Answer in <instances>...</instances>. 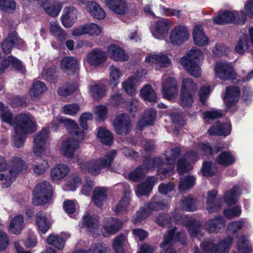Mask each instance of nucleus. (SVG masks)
<instances>
[{
    "instance_id": "f257e3e1",
    "label": "nucleus",
    "mask_w": 253,
    "mask_h": 253,
    "mask_svg": "<svg viewBox=\"0 0 253 253\" xmlns=\"http://www.w3.org/2000/svg\"><path fill=\"white\" fill-rule=\"evenodd\" d=\"M181 152L180 147L171 146L170 149L167 150L165 153L159 157L145 158L141 166H138L128 174L129 179L134 182L140 181L146 175L148 170L157 169L158 174H165L160 176L164 179L168 175L173 173L176 159L179 156Z\"/></svg>"
},
{
    "instance_id": "f03ea898",
    "label": "nucleus",
    "mask_w": 253,
    "mask_h": 253,
    "mask_svg": "<svg viewBox=\"0 0 253 253\" xmlns=\"http://www.w3.org/2000/svg\"><path fill=\"white\" fill-rule=\"evenodd\" d=\"M0 117L3 122L13 126V134L11 139L13 146L17 148L24 145L28 134L37 130L36 122L30 114H20L14 118L8 107L0 102Z\"/></svg>"
},
{
    "instance_id": "7ed1b4c3",
    "label": "nucleus",
    "mask_w": 253,
    "mask_h": 253,
    "mask_svg": "<svg viewBox=\"0 0 253 253\" xmlns=\"http://www.w3.org/2000/svg\"><path fill=\"white\" fill-rule=\"evenodd\" d=\"M64 123L69 132L76 137V139L73 138H69L64 140L61 144L60 149L61 154L68 159L73 163L77 162V158L80 159L78 155L75 154V150L79 148V143L82 141L86 136L84 131L81 130L78 124L71 119H63L61 117L57 118L51 123L50 129L55 130L58 127V124L56 122Z\"/></svg>"
},
{
    "instance_id": "20e7f679",
    "label": "nucleus",
    "mask_w": 253,
    "mask_h": 253,
    "mask_svg": "<svg viewBox=\"0 0 253 253\" xmlns=\"http://www.w3.org/2000/svg\"><path fill=\"white\" fill-rule=\"evenodd\" d=\"M27 169V165L21 158L14 156L7 162L4 157L0 155V181L4 187H8L21 172Z\"/></svg>"
},
{
    "instance_id": "39448f33",
    "label": "nucleus",
    "mask_w": 253,
    "mask_h": 253,
    "mask_svg": "<svg viewBox=\"0 0 253 253\" xmlns=\"http://www.w3.org/2000/svg\"><path fill=\"white\" fill-rule=\"evenodd\" d=\"M172 216L173 221L177 224H182L187 228L191 237L197 238L199 240L203 239L201 247L204 251H206L204 238L205 229L202 227L200 222L192 217L178 214L176 210L172 213Z\"/></svg>"
},
{
    "instance_id": "423d86ee",
    "label": "nucleus",
    "mask_w": 253,
    "mask_h": 253,
    "mask_svg": "<svg viewBox=\"0 0 253 253\" xmlns=\"http://www.w3.org/2000/svg\"><path fill=\"white\" fill-rule=\"evenodd\" d=\"M117 154L115 150L108 152L104 157L88 162H82L77 158V162L83 172H88L92 175H98L103 168H109Z\"/></svg>"
},
{
    "instance_id": "0eeeda50",
    "label": "nucleus",
    "mask_w": 253,
    "mask_h": 253,
    "mask_svg": "<svg viewBox=\"0 0 253 253\" xmlns=\"http://www.w3.org/2000/svg\"><path fill=\"white\" fill-rule=\"evenodd\" d=\"M170 201V199L166 200L159 196H154L150 203L136 212L131 219L132 222L137 224L149 216L152 211L165 209L169 206Z\"/></svg>"
},
{
    "instance_id": "6e6552de",
    "label": "nucleus",
    "mask_w": 253,
    "mask_h": 253,
    "mask_svg": "<svg viewBox=\"0 0 253 253\" xmlns=\"http://www.w3.org/2000/svg\"><path fill=\"white\" fill-rule=\"evenodd\" d=\"M204 55L198 48L191 49L186 56L180 59V64L189 74L195 77L201 75V69L200 67L201 59H203Z\"/></svg>"
},
{
    "instance_id": "1a4fd4ad",
    "label": "nucleus",
    "mask_w": 253,
    "mask_h": 253,
    "mask_svg": "<svg viewBox=\"0 0 253 253\" xmlns=\"http://www.w3.org/2000/svg\"><path fill=\"white\" fill-rule=\"evenodd\" d=\"M247 13L244 10L230 11L224 10L219 11L213 17L214 22L218 25L234 24L243 25L247 21Z\"/></svg>"
},
{
    "instance_id": "9d476101",
    "label": "nucleus",
    "mask_w": 253,
    "mask_h": 253,
    "mask_svg": "<svg viewBox=\"0 0 253 253\" xmlns=\"http://www.w3.org/2000/svg\"><path fill=\"white\" fill-rule=\"evenodd\" d=\"M243 225L244 222L241 221H232L228 225L227 230L238 238L236 246L238 252L240 253H250L252 252V248L246 236L239 237L238 235V230L243 228Z\"/></svg>"
},
{
    "instance_id": "9b49d317",
    "label": "nucleus",
    "mask_w": 253,
    "mask_h": 253,
    "mask_svg": "<svg viewBox=\"0 0 253 253\" xmlns=\"http://www.w3.org/2000/svg\"><path fill=\"white\" fill-rule=\"evenodd\" d=\"M176 228H173L168 231L164 237V240L160 245V247L163 249L162 253H176L172 246L178 240L182 244L185 243L186 239L185 233L183 232H176Z\"/></svg>"
},
{
    "instance_id": "f8f14e48",
    "label": "nucleus",
    "mask_w": 253,
    "mask_h": 253,
    "mask_svg": "<svg viewBox=\"0 0 253 253\" xmlns=\"http://www.w3.org/2000/svg\"><path fill=\"white\" fill-rule=\"evenodd\" d=\"M52 194V187L48 182L43 181L37 184L33 191V203L39 206L48 203Z\"/></svg>"
},
{
    "instance_id": "ddd939ff",
    "label": "nucleus",
    "mask_w": 253,
    "mask_h": 253,
    "mask_svg": "<svg viewBox=\"0 0 253 253\" xmlns=\"http://www.w3.org/2000/svg\"><path fill=\"white\" fill-rule=\"evenodd\" d=\"M214 72L215 76L224 81H233L237 76L234 67L228 62H216L214 66Z\"/></svg>"
},
{
    "instance_id": "4468645a",
    "label": "nucleus",
    "mask_w": 253,
    "mask_h": 253,
    "mask_svg": "<svg viewBox=\"0 0 253 253\" xmlns=\"http://www.w3.org/2000/svg\"><path fill=\"white\" fill-rule=\"evenodd\" d=\"M118 186L123 189L124 196L113 208V211L117 214H125L127 212L128 208L130 204L131 197L130 194L131 191L129 186L127 183H121L119 184Z\"/></svg>"
},
{
    "instance_id": "2eb2a0df",
    "label": "nucleus",
    "mask_w": 253,
    "mask_h": 253,
    "mask_svg": "<svg viewBox=\"0 0 253 253\" xmlns=\"http://www.w3.org/2000/svg\"><path fill=\"white\" fill-rule=\"evenodd\" d=\"M198 159L199 155L196 151L187 152L177 163V169L179 175H182L191 169H192V164Z\"/></svg>"
},
{
    "instance_id": "dca6fc26",
    "label": "nucleus",
    "mask_w": 253,
    "mask_h": 253,
    "mask_svg": "<svg viewBox=\"0 0 253 253\" xmlns=\"http://www.w3.org/2000/svg\"><path fill=\"white\" fill-rule=\"evenodd\" d=\"M189 32L187 27L183 25H178L173 28L170 33V42L175 45H180L188 41Z\"/></svg>"
},
{
    "instance_id": "f3484780",
    "label": "nucleus",
    "mask_w": 253,
    "mask_h": 253,
    "mask_svg": "<svg viewBox=\"0 0 253 253\" xmlns=\"http://www.w3.org/2000/svg\"><path fill=\"white\" fill-rule=\"evenodd\" d=\"M241 90L238 86H227L222 97L223 101L227 108H230L235 105L238 102Z\"/></svg>"
},
{
    "instance_id": "a211bd4d",
    "label": "nucleus",
    "mask_w": 253,
    "mask_h": 253,
    "mask_svg": "<svg viewBox=\"0 0 253 253\" xmlns=\"http://www.w3.org/2000/svg\"><path fill=\"white\" fill-rule=\"evenodd\" d=\"M162 90L166 99L170 100L175 98L178 93V85L176 80L173 78L164 76Z\"/></svg>"
},
{
    "instance_id": "6ab92c4d",
    "label": "nucleus",
    "mask_w": 253,
    "mask_h": 253,
    "mask_svg": "<svg viewBox=\"0 0 253 253\" xmlns=\"http://www.w3.org/2000/svg\"><path fill=\"white\" fill-rule=\"evenodd\" d=\"M48 138V130L43 128L34 137L33 151L37 157H40L45 151V146Z\"/></svg>"
},
{
    "instance_id": "aec40b11",
    "label": "nucleus",
    "mask_w": 253,
    "mask_h": 253,
    "mask_svg": "<svg viewBox=\"0 0 253 253\" xmlns=\"http://www.w3.org/2000/svg\"><path fill=\"white\" fill-rule=\"evenodd\" d=\"M113 126L117 134L126 135L131 129L129 117L124 114L117 116L114 121Z\"/></svg>"
},
{
    "instance_id": "412c9836",
    "label": "nucleus",
    "mask_w": 253,
    "mask_h": 253,
    "mask_svg": "<svg viewBox=\"0 0 253 253\" xmlns=\"http://www.w3.org/2000/svg\"><path fill=\"white\" fill-rule=\"evenodd\" d=\"M98 217L96 215L86 212L82 218V227H86L87 231L94 237L98 235Z\"/></svg>"
},
{
    "instance_id": "4be33fe9",
    "label": "nucleus",
    "mask_w": 253,
    "mask_h": 253,
    "mask_svg": "<svg viewBox=\"0 0 253 253\" xmlns=\"http://www.w3.org/2000/svg\"><path fill=\"white\" fill-rule=\"evenodd\" d=\"M171 25V22L168 19L163 18L158 21L154 29L151 30L153 36L157 39H163L167 35Z\"/></svg>"
},
{
    "instance_id": "5701e85b",
    "label": "nucleus",
    "mask_w": 253,
    "mask_h": 253,
    "mask_svg": "<svg viewBox=\"0 0 253 253\" xmlns=\"http://www.w3.org/2000/svg\"><path fill=\"white\" fill-rule=\"evenodd\" d=\"M231 125L229 123H221L217 121L208 129V133L211 136H227L231 133Z\"/></svg>"
},
{
    "instance_id": "b1692460",
    "label": "nucleus",
    "mask_w": 253,
    "mask_h": 253,
    "mask_svg": "<svg viewBox=\"0 0 253 253\" xmlns=\"http://www.w3.org/2000/svg\"><path fill=\"white\" fill-rule=\"evenodd\" d=\"M157 182L158 179L155 176L147 177L144 182L136 186L135 189L136 196L138 197L148 196Z\"/></svg>"
},
{
    "instance_id": "393cba45",
    "label": "nucleus",
    "mask_w": 253,
    "mask_h": 253,
    "mask_svg": "<svg viewBox=\"0 0 253 253\" xmlns=\"http://www.w3.org/2000/svg\"><path fill=\"white\" fill-rule=\"evenodd\" d=\"M156 117L157 113L155 110L152 108L146 110L137 124V129L142 130L144 127L153 125L154 124Z\"/></svg>"
},
{
    "instance_id": "a878e982",
    "label": "nucleus",
    "mask_w": 253,
    "mask_h": 253,
    "mask_svg": "<svg viewBox=\"0 0 253 253\" xmlns=\"http://www.w3.org/2000/svg\"><path fill=\"white\" fill-rule=\"evenodd\" d=\"M41 6L45 13L51 17L57 16L63 6L62 3L58 0H45Z\"/></svg>"
},
{
    "instance_id": "bb28decb",
    "label": "nucleus",
    "mask_w": 253,
    "mask_h": 253,
    "mask_svg": "<svg viewBox=\"0 0 253 253\" xmlns=\"http://www.w3.org/2000/svg\"><path fill=\"white\" fill-rule=\"evenodd\" d=\"M217 195L216 190L208 191L207 196V211L210 213L218 212L221 207V202L216 197Z\"/></svg>"
},
{
    "instance_id": "cd10ccee",
    "label": "nucleus",
    "mask_w": 253,
    "mask_h": 253,
    "mask_svg": "<svg viewBox=\"0 0 253 253\" xmlns=\"http://www.w3.org/2000/svg\"><path fill=\"white\" fill-rule=\"evenodd\" d=\"M61 70L68 75L74 74L79 68L77 59L72 56H66L62 58L60 63Z\"/></svg>"
},
{
    "instance_id": "c85d7f7f",
    "label": "nucleus",
    "mask_w": 253,
    "mask_h": 253,
    "mask_svg": "<svg viewBox=\"0 0 253 253\" xmlns=\"http://www.w3.org/2000/svg\"><path fill=\"white\" fill-rule=\"evenodd\" d=\"M70 170V168L66 164H56L51 169V178L53 181H59L68 175Z\"/></svg>"
},
{
    "instance_id": "c756f323",
    "label": "nucleus",
    "mask_w": 253,
    "mask_h": 253,
    "mask_svg": "<svg viewBox=\"0 0 253 253\" xmlns=\"http://www.w3.org/2000/svg\"><path fill=\"white\" fill-rule=\"evenodd\" d=\"M145 62L151 65L155 64L161 67H166L171 63L170 59L165 54H149L145 57Z\"/></svg>"
},
{
    "instance_id": "7c9ffc66",
    "label": "nucleus",
    "mask_w": 253,
    "mask_h": 253,
    "mask_svg": "<svg viewBox=\"0 0 253 253\" xmlns=\"http://www.w3.org/2000/svg\"><path fill=\"white\" fill-rule=\"evenodd\" d=\"M105 5L119 15H123L127 11V5L125 0H105Z\"/></svg>"
},
{
    "instance_id": "2f4dec72",
    "label": "nucleus",
    "mask_w": 253,
    "mask_h": 253,
    "mask_svg": "<svg viewBox=\"0 0 253 253\" xmlns=\"http://www.w3.org/2000/svg\"><path fill=\"white\" fill-rule=\"evenodd\" d=\"M63 12L64 15L61 18L62 24L65 27H71L77 20V10L73 7H66L64 8Z\"/></svg>"
},
{
    "instance_id": "473e14b6",
    "label": "nucleus",
    "mask_w": 253,
    "mask_h": 253,
    "mask_svg": "<svg viewBox=\"0 0 253 253\" xmlns=\"http://www.w3.org/2000/svg\"><path fill=\"white\" fill-rule=\"evenodd\" d=\"M36 223L39 230L43 234H45L50 228L52 222L49 216L43 211L38 212L36 216Z\"/></svg>"
},
{
    "instance_id": "72a5a7b5",
    "label": "nucleus",
    "mask_w": 253,
    "mask_h": 253,
    "mask_svg": "<svg viewBox=\"0 0 253 253\" xmlns=\"http://www.w3.org/2000/svg\"><path fill=\"white\" fill-rule=\"evenodd\" d=\"M23 42L17 37L16 33L13 32L10 34L8 38L1 43V48L3 52L7 54L10 53L12 47L16 46L18 48L22 47L19 46V43H23Z\"/></svg>"
},
{
    "instance_id": "f704fd0d",
    "label": "nucleus",
    "mask_w": 253,
    "mask_h": 253,
    "mask_svg": "<svg viewBox=\"0 0 253 253\" xmlns=\"http://www.w3.org/2000/svg\"><path fill=\"white\" fill-rule=\"evenodd\" d=\"M87 12L90 16L97 19H103L105 18L106 13L100 5L94 1H87L85 3Z\"/></svg>"
},
{
    "instance_id": "c9c22d12",
    "label": "nucleus",
    "mask_w": 253,
    "mask_h": 253,
    "mask_svg": "<svg viewBox=\"0 0 253 253\" xmlns=\"http://www.w3.org/2000/svg\"><path fill=\"white\" fill-rule=\"evenodd\" d=\"M108 52L111 58L116 61H126L129 58L128 55L123 49L115 44L108 46Z\"/></svg>"
},
{
    "instance_id": "e433bc0d",
    "label": "nucleus",
    "mask_w": 253,
    "mask_h": 253,
    "mask_svg": "<svg viewBox=\"0 0 253 253\" xmlns=\"http://www.w3.org/2000/svg\"><path fill=\"white\" fill-rule=\"evenodd\" d=\"M106 58V53L98 49L90 52L86 56L87 62L91 65L97 66L104 62Z\"/></svg>"
},
{
    "instance_id": "4c0bfd02",
    "label": "nucleus",
    "mask_w": 253,
    "mask_h": 253,
    "mask_svg": "<svg viewBox=\"0 0 253 253\" xmlns=\"http://www.w3.org/2000/svg\"><path fill=\"white\" fill-rule=\"evenodd\" d=\"M233 241L231 236H228L220 241L218 244H213L210 251L211 253H229Z\"/></svg>"
},
{
    "instance_id": "58836bf2",
    "label": "nucleus",
    "mask_w": 253,
    "mask_h": 253,
    "mask_svg": "<svg viewBox=\"0 0 253 253\" xmlns=\"http://www.w3.org/2000/svg\"><path fill=\"white\" fill-rule=\"evenodd\" d=\"M225 226V221L222 215H218L215 218L207 222V231L218 233Z\"/></svg>"
},
{
    "instance_id": "ea45409f",
    "label": "nucleus",
    "mask_w": 253,
    "mask_h": 253,
    "mask_svg": "<svg viewBox=\"0 0 253 253\" xmlns=\"http://www.w3.org/2000/svg\"><path fill=\"white\" fill-rule=\"evenodd\" d=\"M10 65H11L16 70L23 72L22 62L14 56H10L2 60L1 64L0 65V75L2 74Z\"/></svg>"
},
{
    "instance_id": "a19ab883",
    "label": "nucleus",
    "mask_w": 253,
    "mask_h": 253,
    "mask_svg": "<svg viewBox=\"0 0 253 253\" xmlns=\"http://www.w3.org/2000/svg\"><path fill=\"white\" fill-rule=\"evenodd\" d=\"M103 227L107 233L114 234L122 228V222L117 218H109L106 220Z\"/></svg>"
},
{
    "instance_id": "79ce46f5",
    "label": "nucleus",
    "mask_w": 253,
    "mask_h": 253,
    "mask_svg": "<svg viewBox=\"0 0 253 253\" xmlns=\"http://www.w3.org/2000/svg\"><path fill=\"white\" fill-rule=\"evenodd\" d=\"M216 162L221 166H229L235 162V158L229 151L221 152L215 159Z\"/></svg>"
},
{
    "instance_id": "37998d69",
    "label": "nucleus",
    "mask_w": 253,
    "mask_h": 253,
    "mask_svg": "<svg viewBox=\"0 0 253 253\" xmlns=\"http://www.w3.org/2000/svg\"><path fill=\"white\" fill-rule=\"evenodd\" d=\"M239 191V186L235 185L231 189L226 191L223 195L224 202L228 206L235 204L238 201L237 194Z\"/></svg>"
},
{
    "instance_id": "c03bdc74",
    "label": "nucleus",
    "mask_w": 253,
    "mask_h": 253,
    "mask_svg": "<svg viewBox=\"0 0 253 253\" xmlns=\"http://www.w3.org/2000/svg\"><path fill=\"white\" fill-rule=\"evenodd\" d=\"M106 190L104 187H96L93 191L92 200L97 207H101L107 200Z\"/></svg>"
},
{
    "instance_id": "a18cd8bd",
    "label": "nucleus",
    "mask_w": 253,
    "mask_h": 253,
    "mask_svg": "<svg viewBox=\"0 0 253 253\" xmlns=\"http://www.w3.org/2000/svg\"><path fill=\"white\" fill-rule=\"evenodd\" d=\"M193 37L196 45L203 46L206 44V36L204 28L200 25L195 26L193 31Z\"/></svg>"
},
{
    "instance_id": "49530a36",
    "label": "nucleus",
    "mask_w": 253,
    "mask_h": 253,
    "mask_svg": "<svg viewBox=\"0 0 253 253\" xmlns=\"http://www.w3.org/2000/svg\"><path fill=\"white\" fill-rule=\"evenodd\" d=\"M109 84L114 88L120 83V79L123 76L122 71L117 67L111 65L109 67Z\"/></svg>"
},
{
    "instance_id": "de8ad7c7",
    "label": "nucleus",
    "mask_w": 253,
    "mask_h": 253,
    "mask_svg": "<svg viewBox=\"0 0 253 253\" xmlns=\"http://www.w3.org/2000/svg\"><path fill=\"white\" fill-rule=\"evenodd\" d=\"M127 243L126 236L124 234H120L114 240L113 248L115 253H124L125 247Z\"/></svg>"
},
{
    "instance_id": "09e8293b",
    "label": "nucleus",
    "mask_w": 253,
    "mask_h": 253,
    "mask_svg": "<svg viewBox=\"0 0 253 253\" xmlns=\"http://www.w3.org/2000/svg\"><path fill=\"white\" fill-rule=\"evenodd\" d=\"M97 136L100 141L104 145L110 146L113 142V137L111 132L105 127H100L97 131Z\"/></svg>"
},
{
    "instance_id": "8fccbe9b",
    "label": "nucleus",
    "mask_w": 253,
    "mask_h": 253,
    "mask_svg": "<svg viewBox=\"0 0 253 253\" xmlns=\"http://www.w3.org/2000/svg\"><path fill=\"white\" fill-rule=\"evenodd\" d=\"M24 227L23 215L20 214L15 216L11 220L9 225V230L15 234H19Z\"/></svg>"
},
{
    "instance_id": "3c124183",
    "label": "nucleus",
    "mask_w": 253,
    "mask_h": 253,
    "mask_svg": "<svg viewBox=\"0 0 253 253\" xmlns=\"http://www.w3.org/2000/svg\"><path fill=\"white\" fill-rule=\"evenodd\" d=\"M140 94L144 100L150 102H155L157 100V95L152 86L146 84L140 90Z\"/></svg>"
},
{
    "instance_id": "603ef678",
    "label": "nucleus",
    "mask_w": 253,
    "mask_h": 253,
    "mask_svg": "<svg viewBox=\"0 0 253 253\" xmlns=\"http://www.w3.org/2000/svg\"><path fill=\"white\" fill-rule=\"evenodd\" d=\"M196 180L193 176L187 175L180 179L178 189L180 191L187 190L193 187L195 184Z\"/></svg>"
},
{
    "instance_id": "864d4df0",
    "label": "nucleus",
    "mask_w": 253,
    "mask_h": 253,
    "mask_svg": "<svg viewBox=\"0 0 253 253\" xmlns=\"http://www.w3.org/2000/svg\"><path fill=\"white\" fill-rule=\"evenodd\" d=\"M197 203V200L193 198L192 195H189L181 201V207L185 211H193L196 210Z\"/></svg>"
},
{
    "instance_id": "5fc2aeb1",
    "label": "nucleus",
    "mask_w": 253,
    "mask_h": 253,
    "mask_svg": "<svg viewBox=\"0 0 253 253\" xmlns=\"http://www.w3.org/2000/svg\"><path fill=\"white\" fill-rule=\"evenodd\" d=\"M106 87L101 84H97L89 86V92L94 99L103 97L106 93Z\"/></svg>"
},
{
    "instance_id": "6e6d98bb",
    "label": "nucleus",
    "mask_w": 253,
    "mask_h": 253,
    "mask_svg": "<svg viewBox=\"0 0 253 253\" xmlns=\"http://www.w3.org/2000/svg\"><path fill=\"white\" fill-rule=\"evenodd\" d=\"M137 83L133 80V77H129L122 83V85L126 93L132 96L136 92V86Z\"/></svg>"
},
{
    "instance_id": "4d7b16f0",
    "label": "nucleus",
    "mask_w": 253,
    "mask_h": 253,
    "mask_svg": "<svg viewBox=\"0 0 253 253\" xmlns=\"http://www.w3.org/2000/svg\"><path fill=\"white\" fill-rule=\"evenodd\" d=\"M50 31L51 34L62 41L65 39L66 34L58 24L56 21H52L50 23Z\"/></svg>"
},
{
    "instance_id": "13d9d810",
    "label": "nucleus",
    "mask_w": 253,
    "mask_h": 253,
    "mask_svg": "<svg viewBox=\"0 0 253 253\" xmlns=\"http://www.w3.org/2000/svg\"><path fill=\"white\" fill-rule=\"evenodd\" d=\"M82 179L76 173L72 174L66 182V186L71 191H75L81 184Z\"/></svg>"
},
{
    "instance_id": "bf43d9fd",
    "label": "nucleus",
    "mask_w": 253,
    "mask_h": 253,
    "mask_svg": "<svg viewBox=\"0 0 253 253\" xmlns=\"http://www.w3.org/2000/svg\"><path fill=\"white\" fill-rule=\"evenodd\" d=\"M47 243L53 245L59 250H62L64 247L65 241L59 235L57 234H50L46 239Z\"/></svg>"
},
{
    "instance_id": "052dcab7",
    "label": "nucleus",
    "mask_w": 253,
    "mask_h": 253,
    "mask_svg": "<svg viewBox=\"0 0 253 253\" xmlns=\"http://www.w3.org/2000/svg\"><path fill=\"white\" fill-rule=\"evenodd\" d=\"M46 89L44 83L41 81H37L33 84L32 87L30 91V95L32 97H38L43 93Z\"/></svg>"
},
{
    "instance_id": "680f3d73",
    "label": "nucleus",
    "mask_w": 253,
    "mask_h": 253,
    "mask_svg": "<svg viewBox=\"0 0 253 253\" xmlns=\"http://www.w3.org/2000/svg\"><path fill=\"white\" fill-rule=\"evenodd\" d=\"M194 94L190 92L180 91V105L183 108L191 106L194 101Z\"/></svg>"
},
{
    "instance_id": "e2e57ef3",
    "label": "nucleus",
    "mask_w": 253,
    "mask_h": 253,
    "mask_svg": "<svg viewBox=\"0 0 253 253\" xmlns=\"http://www.w3.org/2000/svg\"><path fill=\"white\" fill-rule=\"evenodd\" d=\"M49 165L46 160H38L33 165V169L37 174H42L48 168Z\"/></svg>"
},
{
    "instance_id": "0e129e2a",
    "label": "nucleus",
    "mask_w": 253,
    "mask_h": 253,
    "mask_svg": "<svg viewBox=\"0 0 253 253\" xmlns=\"http://www.w3.org/2000/svg\"><path fill=\"white\" fill-rule=\"evenodd\" d=\"M78 89L76 84H66L58 90V94L63 96H67L71 94Z\"/></svg>"
},
{
    "instance_id": "69168bd1",
    "label": "nucleus",
    "mask_w": 253,
    "mask_h": 253,
    "mask_svg": "<svg viewBox=\"0 0 253 253\" xmlns=\"http://www.w3.org/2000/svg\"><path fill=\"white\" fill-rule=\"evenodd\" d=\"M196 87V84L191 79H184L182 82L181 91L188 92L194 94Z\"/></svg>"
},
{
    "instance_id": "338daca9",
    "label": "nucleus",
    "mask_w": 253,
    "mask_h": 253,
    "mask_svg": "<svg viewBox=\"0 0 253 253\" xmlns=\"http://www.w3.org/2000/svg\"><path fill=\"white\" fill-rule=\"evenodd\" d=\"M171 218L170 215L165 213H161L156 218V223L164 227H168L170 225Z\"/></svg>"
},
{
    "instance_id": "774afa93",
    "label": "nucleus",
    "mask_w": 253,
    "mask_h": 253,
    "mask_svg": "<svg viewBox=\"0 0 253 253\" xmlns=\"http://www.w3.org/2000/svg\"><path fill=\"white\" fill-rule=\"evenodd\" d=\"M16 7L14 0H0V9L7 12H11Z\"/></svg>"
}]
</instances>
